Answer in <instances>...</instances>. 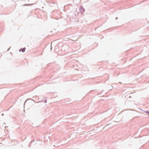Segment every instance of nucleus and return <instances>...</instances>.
Instances as JSON below:
<instances>
[{
  "instance_id": "1",
  "label": "nucleus",
  "mask_w": 149,
  "mask_h": 149,
  "mask_svg": "<svg viewBox=\"0 0 149 149\" xmlns=\"http://www.w3.org/2000/svg\"><path fill=\"white\" fill-rule=\"evenodd\" d=\"M79 10L80 12L81 13H84L85 12V9L83 8V6H81L79 8Z\"/></svg>"
},
{
  "instance_id": "2",
  "label": "nucleus",
  "mask_w": 149,
  "mask_h": 149,
  "mask_svg": "<svg viewBox=\"0 0 149 149\" xmlns=\"http://www.w3.org/2000/svg\"><path fill=\"white\" fill-rule=\"evenodd\" d=\"M25 49L26 48L24 47L23 48H21L19 49V51L20 52L22 51V52H24L25 51Z\"/></svg>"
},
{
  "instance_id": "3",
  "label": "nucleus",
  "mask_w": 149,
  "mask_h": 149,
  "mask_svg": "<svg viewBox=\"0 0 149 149\" xmlns=\"http://www.w3.org/2000/svg\"><path fill=\"white\" fill-rule=\"evenodd\" d=\"M29 99L33 101L34 102H35V101L34 100H33V99H31V98H28V99H26V101H25V102H24V106L25 105V104L26 102L27 101H28V100H29Z\"/></svg>"
},
{
  "instance_id": "4",
  "label": "nucleus",
  "mask_w": 149,
  "mask_h": 149,
  "mask_svg": "<svg viewBox=\"0 0 149 149\" xmlns=\"http://www.w3.org/2000/svg\"><path fill=\"white\" fill-rule=\"evenodd\" d=\"M147 114L149 115V111L147 110V111H144Z\"/></svg>"
},
{
  "instance_id": "5",
  "label": "nucleus",
  "mask_w": 149,
  "mask_h": 149,
  "mask_svg": "<svg viewBox=\"0 0 149 149\" xmlns=\"http://www.w3.org/2000/svg\"><path fill=\"white\" fill-rule=\"evenodd\" d=\"M113 87L112 86H111L110 88H110V90H111L113 89Z\"/></svg>"
},
{
  "instance_id": "6",
  "label": "nucleus",
  "mask_w": 149,
  "mask_h": 149,
  "mask_svg": "<svg viewBox=\"0 0 149 149\" xmlns=\"http://www.w3.org/2000/svg\"><path fill=\"white\" fill-rule=\"evenodd\" d=\"M35 141V140L34 139H33V140H32L31 142H30V143L31 144H32V143L33 142H34Z\"/></svg>"
},
{
  "instance_id": "7",
  "label": "nucleus",
  "mask_w": 149,
  "mask_h": 149,
  "mask_svg": "<svg viewBox=\"0 0 149 149\" xmlns=\"http://www.w3.org/2000/svg\"><path fill=\"white\" fill-rule=\"evenodd\" d=\"M44 102L45 103H46L47 102V100H45L44 101Z\"/></svg>"
},
{
  "instance_id": "8",
  "label": "nucleus",
  "mask_w": 149,
  "mask_h": 149,
  "mask_svg": "<svg viewBox=\"0 0 149 149\" xmlns=\"http://www.w3.org/2000/svg\"><path fill=\"white\" fill-rule=\"evenodd\" d=\"M50 3H51V4H55L54 3H52V2H50Z\"/></svg>"
},
{
  "instance_id": "9",
  "label": "nucleus",
  "mask_w": 149,
  "mask_h": 149,
  "mask_svg": "<svg viewBox=\"0 0 149 149\" xmlns=\"http://www.w3.org/2000/svg\"><path fill=\"white\" fill-rule=\"evenodd\" d=\"M31 144L30 143V142L29 143V147H30V145Z\"/></svg>"
},
{
  "instance_id": "10",
  "label": "nucleus",
  "mask_w": 149,
  "mask_h": 149,
  "mask_svg": "<svg viewBox=\"0 0 149 149\" xmlns=\"http://www.w3.org/2000/svg\"><path fill=\"white\" fill-rule=\"evenodd\" d=\"M10 47L9 48H8V49L7 50V51H8V50H9L10 49Z\"/></svg>"
},
{
  "instance_id": "11",
  "label": "nucleus",
  "mask_w": 149,
  "mask_h": 149,
  "mask_svg": "<svg viewBox=\"0 0 149 149\" xmlns=\"http://www.w3.org/2000/svg\"><path fill=\"white\" fill-rule=\"evenodd\" d=\"M1 115L2 116H3L4 115V114L3 113L1 114Z\"/></svg>"
},
{
  "instance_id": "12",
  "label": "nucleus",
  "mask_w": 149,
  "mask_h": 149,
  "mask_svg": "<svg viewBox=\"0 0 149 149\" xmlns=\"http://www.w3.org/2000/svg\"><path fill=\"white\" fill-rule=\"evenodd\" d=\"M119 84H122V83H121V82H119Z\"/></svg>"
},
{
  "instance_id": "13",
  "label": "nucleus",
  "mask_w": 149,
  "mask_h": 149,
  "mask_svg": "<svg viewBox=\"0 0 149 149\" xmlns=\"http://www.w3.org/2000/svg\"><path fill=\"white\" fill-rule=\"evenodd\" d=\"M27 5H27V4H24V5L23 6H27Z\"/></svg>"
},
{
  "instance_id": "14",
  "label": "nucleus",
  "mask_w": 149,
  "mask_h": 149,
  "mask_svg": "<svg viewBox=\"0 0 149 149\" xmlns=\"http://www.w3.org/2000/svg\"><path fill=\"white\" fill-rule=\"evenodd\" d=\"M118 17H116V18H115V19H118Z\"/></svg>"
},
{
  "instance_id": "15",
  "label": "nucleus",
  "mask_w": 149,
  "mask_h": 149,
  "mask_svg": "<svg viewBox=\"0 0 149 149\" xmlns=\"http://www.w3.org/2000/svg\"><path fill=\"white\" fill-rule=\"evenodd\" d=\"M131 97V96H130L129 97V98H130Z\"/></svg>"
},
{
  "instance_id": "16",
  "label": "nucleus",
  "mask_w": 149,
  "mask_h": 149,
  "mask_svg": "<svg viewBox=\"0 0 149 149\" xmlns=\"http://www.w3.org/2000/svg\"><path fill=\"white\" fill-rule=\"evenodd\" d=\"M43 102V101H40V102Z\"/></svg>"
}]
</instances>
